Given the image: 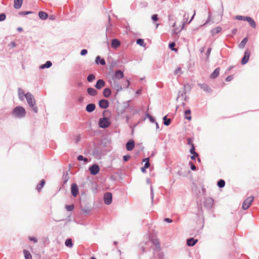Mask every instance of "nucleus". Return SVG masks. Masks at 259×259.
<instances>
[{
  "instance_id": "1",
  "label": "nucleus",
  "mask_w": 259,
  "mask_h": 259,
  "mask_svg": "<svg viewBox=\"0 0 259 259\" xmlns=\"http://www.w3.org/2000/svg\"><path fill=\"white\" fill-rule=\"evenodd\" d=\"M25 97L30 107L32 108L34 112L37 113L38 111V109L35 105V100L33 95L28 93L26 94Z\"/></svg>"
},
{
  "instance_id": "2",
  "label": "nucleus",
  "mask_w": 259,
  "mask_h": 259,
  "mask_svg": "<svg viewBox=\"0 0 259 259\" xmlns=\"http://www.w3.org/2000/svg\"><path fill=\"white\" fill-rule=\"evenodd\" d=\"M25 114L26 111L22 106H17L15 107L12 111V115L17 118L23 117Z\"/></svg>"
},
{
  "instance_id": "3",
  "label": "nucleus",
  "mask_w": 259,
  "mask_h": 259,
  "mask_svg": "<svg viewBox=\"0 0 259 259\" xmlns=\"http://www.w3.org/2000/svg\"><path fill=\"white\" fill-rule=\"evenodd\" d=\"M187 144L188 145H191V148L190 149V153L192 155L191 156V159L192 160H196V157H197V160L198 161V162H200V159L198 157V154L196 152H195V147H194V144L193 143L192 139H191V138H188V140H187Z\"/></svg>"
},
{
  "instance_id": "4",
  "label": "nucleus",
  "mask_w": 259,
  "mask_h": 259,
  "mask_svg": "<svg viewBox=\"0 0 259 259\" xmlns=\"http://www.w3.org/2000/svg\"><path fill=\"white\" fill-rule=\"evenodd\" d=\"M184 23L182 22H178V21L174 23L172 25V33L173 34H178L181 32L184 26Z\"/></svg>"
},
{
  "instance_id": "5",
  "label": "nucleus",
  "mask_w": 259,
  "mask_h": 259,
  "mask_svg": "<svg viewBox=\"0 0 259 259\" xmlns=\"http://www.w3.org/2000/svg\"><path fill=\"white\" fill-rule=\"evenodd\" d=\"M80 208L81 211L86 214H89L91 210L90 204L84 201L80 203Z\"/></svg>"
},
{
  "instance_id": "6",
  "label": "nucleus",
  "mask_w": 259,
  "mask_h": 259,
  "mask_svg": "<svg viewBox=\"0 0 259 259\" xmlns=\"http://www.w3.org/2000/svg\"><path fill=\"white\" fill-rule=\"evenodd\" d=\"M253 199L254 197L252 196L247 197L243 202L242 206V209L244 210L247 209L251 204Z\"/></svg>"
},
{
  "instance_id": "7",
  "label": "nucleus",
  "mask_w": 259,
  "mask_h": 259,
  "mask_svg": "<svg viewBox=\"0 0 259 259\" xmlns=\"http://www.w3.org/2000/svg\"><path fill=\"white\" fill-rule=\"evenodd\" d=\"M110 122L107 118H100L99 121V126L103 128L108 127Z\"/></svg>"
},
{
  "instance_id": "8",
  "label": "nucleus",
  "mask_w": 259,
  "mask_h": 259,
  "mask_svg": "<svg viewBox=\"0 0 259 259\" xmlns=\"http://www.w3.org/2000/svg\"><path fill=\"white\" fill-rule=\"evenodd\" d=\"M104 203L110 205L112 202V194L111 192H106L103 197Z\"/></svg>"
},
{
  "instance_id": "9",
  "label": "nucleus",
  "mask_w": 259,
  "mask_h": 259,
  "mask_svg": "<svg viewBox=\"0 0 259 259\" xmlns=\"http://www.w3.org/2000/svg\"><path fill=\"white\" fill-rule=\"evenodd\" d=\"M89 170L90 174L92 175H96L100 170L99 166L97 164H93L90 166Z\"/></svg>"
},
{
  "instance_id": "10",
  "label": "nucleus",
  "mask_w": 259,
  "mask_h": 259,
  "mask_svg": "<svg viewBox=\"0 0 259 259\" xmlns=\"http://www.w3.org/2000/svg\"><path fill=\"white\" fill-rule=\"evenodd\" d=\"M69 168L68 170L64 171L63 172L62 176V180H63V185L65 184L68 180L69 179V177L68 176V171H70V168L71 167V164L70 163L68 165Z\"/></svg>"
},
{
  "instance_id": "11",
  "label": "nucleus",
  "mask_w": 259,
  "mask_h": 259,
  "mask_svg": "<svg viewBox=\"0 0 259 259\" xmlns=\"http://www.w3.org/2000/svg\"><path fill=\"white\" fill-rule=\"evenodd\" d=\"M213 202L214 200L212 198H207L204 201V206L208 209H210L212 207L213 204Z\"/></svg>"
},
{
  "instance_id": "12",
  "label": "nucleus",
  "mask_w": 259,
  "mask_h": 259,
  "mask_svg": "<svg viewBox=\"0 0 259 259\" xmlns=\"http://www.w3.org/2000/svg\"><path fill=\"white\" fill-rule=\"evenodd\" d=\"M71 193L73 196L76 197L78 194V188L77 185L73 183L71 186Z\"/></svg>"
},
{
  "instance_id": "13",
  "label": "nucleus",
  "mask_w": 259,
  "mask_h": 259,
  "mask_svg": "<svg viewBox=\"0 0 259 259\" xmlns=\"http://www.w3.org/2000/svg\"><path fill=\"white\" fill-rule=\"evenodd\" d=\"M150 241L152 242L153 245L156 247V251L160 250V245L159 240L157 238L155 239H151L150 238Z\"/></svg>"
},
{
  "instance_id": "14",
  "label": "nucleus",
  "mask_w": 259,
  "mask_h": 259,
  "mask_svg": "<svg viewBox=\"0 0 259 259\" xmlns=\"http://www.w3.org/2000/svg\"><path fill=\"white\" fill-rule=\"evenodd\" d=\"M250 52L248 50H247L245 51L244 57L241 60L242 64L244 65L246 64L248 62Z\"/></svg>"
},
{
  "instance_id": "15",
  "label": "nucleus",
  "mask_w": 259,
  "mask_h": 259,
  "mask_svg": "<svg viewBox=\"0 0 259 259\" xmlns=\"http://www.w3.org/2000/svg\"><path fill=\"white\" fill-rule=\"evenodd\" d=\"M99 106L103 109H106L109 106V102L105 99L101 100L99 102Z\"/></svg>"
},
{
  "instance_id": "16",
  "label": "nucleus",
  "mask_w": 259,
  "mask_h": 259,
  "mask_svg": "<svg viewBox=\"0 0 259 259\" xmlns=\"http://www.w3.org/2000/svg\"><path fill=\"white\" fill-rule=\"evenodd\" d=\"M197 242L198 240L197 239H194V238H190L187 240V245L188 246H193L197 243Z\"/></svg>"
},
{
  "instance_id": "17",
  "label": "nucleus",
  "mask_w": 259,
  "mask_h": 259,
  "mask_svg": "<svg viewBox=\"0 0 259 259\" xmlns=\"http://www.w3.org/2000/svg\"><path fill=\"white\" fill-rule=\"evenodd\" d=\"M123 77V73L121 70H117L115 72V74L113 76V81L116 79H119L122 78Z\"/></svg>"
},
{
  "instance_id": "18",
  "label": "nucleus",
  "mask_w": 259,
  "mask_h": 259,
  "mask_svg": "<svg viewBox=\"0 0 259 259\" xmlns=\"http://www.w3.org/2000/svg\"><path fill=\"white\" fill-rule=\"evenodd\" d=\"M135 147V142L134 140H131L126 144V149L127 151L132 150Z\"/></svg>"
},
{
  "instance_id": "19",
  "label": "nucleus",
  "mask_w": 259,
  "mask_h": 259,
  "mask_svg": "<svg viewBox=\"0 0 259 259\" xmlns=\"http://www.w3.org/2000/svg\"><path fill=\"white\" fill-rule=\"evenodd\" d=\"M105 85V82L103 79H99L97 81L95 87L98 90L103 88Z\"/></svg>"
},
{
  "instance_id": "20",
  "label": "nucleus",
  "mask_w": 259,
  "mask_h": 259,
  "mask_svg": "<svg viewBox=\"0 0 259 259\" xmlns=\"http://www.w3.org/2000/svg\"><path fill=\"white\" fill-rule=\"evenodd\" d=\"M111 47L113 49H116L120 46V42L117 39H113L111 44Z\"/></svg>"
},
{
  "instance_id": "21",
  "label": "nucleus",
  "mask_w": 259,
  "mask_h": 259,
  "mask_svg": "<svg viewBox=\"0 0 259 259\" xmlns=\"http://www.w3.org/2000/svg\"><path fill=\"white\" fill-rule=\"evenodd\" d=\"M245 21H247L250 24V25L252 27L255 28L256 27V23L255 21L250 17H246Z\"/></svg>"
},
{
  "instance_id": "22",
  "label": "nucleus",
  "mask_w": 259,
  "mask_h": 259,
  "mask_svg": "<svg viewBox=\"0 0 259 259\" xmlns=\"http://www.w3.org/2000/svg\"><path fill=\"white\" fill-rule=\"evenodd\" d=\"M46 184V181L44 179H42L40 182L37 185L36 189L38 191L40 192L42 188L44 187V185Z\"/></svg>"
},
{
  "instance_id": "23",
  "label": "nucleus",
  "mask_w": 259,
  "mask_h": 259,
  "mask_svg": "<svg viewBox=\"0 0 259 259\" xmlns=\"http://www.w3.org/2000/svg\"><path fill=\"white\" fill-rule=\"evenodd\" d=\"M23 0H14V7L15 9H20L22 5Z\"/></svg>"
},
{
  "instance_id": "24",
  "label": "nucleus",
  "mask_w": 259,
  "mask_h": 259,
  "mask_svg": "<svg viewBox=\"0 0 259 259\" xmlns=\"http://www.w3.org/2000/svg\"><path fill=\"white\" fill-rule=\"evenodd\" d=\"M87 92L90 95L92 96H95L97 94V91L92 88H89L87 89Z\"/></svg>"
},
{
  "instance_id": "25",
  "label": "nucleus",
  "mask_w": 259,
  "mask_h": 259,
  "mask_svg": "<svg viewBox=\"0 0 259 259\" xmlns=\"http://www.w3.org/2000/svg\"><path fill=\"white\" fill-rule=\"evenodd\" d=\"M96 108V106L94 104H89L86 107V110L88 112H93Z\"/></svg>"
},
{
  "instance_id": "26",
  "label": "nucleus",
  "mask_w": 259,
  "mask_h": 259,
  "mask_svg": "<svg viewBox=\"0 0 259 259\" xmlns=\"http://www.w3.org/2000/svg\"><path fill=\"white\" fill-rule=\"evenodd\" d=\"M219 74H220V68H217L211 73V74L210 75V77L212 78H215L219 76Z\"/></svg>"
},
{
  "instance_id": "27",
  "label": "nucleus",
  "mask_w": 259,
  "mask_h": 259,
  "mask_svg": "<svg viewBox=\"0 0 259 259\" xmlns=\"http://www.w3.org/2000/svg\"><path fill=\"white\" fill-rule=\"evenodd\" d=\"M23 252L25 259H32V255L28 250L24 249Z\"/></svg>"
},
{
  "instance_id": "28",
  "label": "nucleus",
  "mask_w": 259,
  "mask_h": 259,
  "mask_svg": "<svg viewBox=\"0 0 259 259\" xmlns=\"http://www.w3.org/2000/svg\"><path fill=\"white\" fill-rule=\"evenodd\" d=\"M111 85H112L114 88L117 91V92H119V91H120L122 90V88L121 87V85L117 84L116 82H115V81L114 80L113 81V83H112V82H111Z\"/></svg>"
},
{
  "instance_id": "29",
  "label": "nucleus",
  "mask_w": 259,
  "mask_h": 259,
  "mask_svg": "<svg viewBox=\"0 0 259 259\" xmlns=\"http://www.w3.org/2000/svg\"><path fill=\"white\" fill-rule=\"evenodd\" d=\"M38 16L40 19L46 20L47 19L48 15L46 12L40 11L38 13Z\"/></svg>"
},
{
  "instance_id": "30",
  "label": "nucleus",
  "mask_w": 259,
  "mask_h": 259,
  "mask_svg": "<svg viewBox=\"0 0 259 259\" xmlns=\"http://www.w3.org/2000/svg\"><path fill=\"white\" fill-rule=\"evenodd\" d=\"M222 30V28L220 26H218L213 28L211 30V34L212 35H214L218 33H219L220 32H221Z\"/></svg>"
},
{
  "instance_id": "31",
  "label": "nucleus",
  "mask_w": 259,
  "mask_h": 259,
  "mask_svg": "<svg viewBox=\"0 0 259 259\" xmlns=\"http://www.w3.org/2000/svg\"><path fill=\"white\" fill-rule=\"evenodd\" d=\"M111 90L109 88H106L103 91V96L106 97H109L111 95Z\"/></svg>"
},
{
  "instance_id": "32",
  "label": "nucleus",
  "mask_w": 259,
  "mask_h": 259,
  "mask_svg": "<svg viewBox=\"0 0 259 259\" xmlns=\"http://www.w3.org/2000/svg\"><path fill=\"white\" fill-rule=\"evenodd\" d=\"M96 63L99 64L100 63L101 65H104L105 64V61L103 59H101L100 56H97L96 58Z\"/></svg>"
},
{
  "instance_id": "33",
  "label": "nucleus",
  "mask_w": 259,
  "mask_h": 259,
  "mask_svg": "<svg viewBox=\"0 0 259 259\" xmlns=\"http://www.w3.org/2000/svg\"><path fill=\"white\" fill-rule=\"evenodd\" d=\"M218 186L220 188H223L225 186V181L223 179H220L217 182Z\"/></svg>"
},
{
  "instance_id": "34",
  "label": "nucleus",
  "mask_w": 259,
  "mask_h": 259,
  "mask_svg": "<svg viewBox=\"0 0 259 259\" xmlns=\"http://www.w3.org/2000/svg\"><path fill=\"white\" fill-rule=\"evenodd\" d=\"M65 244L67 247H72L73 245L72 239L71 238L67 239L65 242Z\"/></svg>"
},
{
  "instance_id": "35",
  "label": "nucleus",
  "mask_w": 259,
  "mask_h": 259,
  "mask_svg": "<svg viewBox=\"0 0 259 259\" xmlns=\"http://www.w3.org/2000/svg\"><path fill=\"white\" fill-rule=\"evenodd\" d=\"M247 41H248V38L245 37L240 43V44L239 45V48L243 49L246 45Z\"/></svg>"
},
{
  "instance_id": "36",
  "label": "nucleus",
  "mask_w": 259,
  "mask_h": 259,
  "mask_svg": "<svg viewBox=\"0 0 259 259\" xmlns=\"http://www.w3.org/2000/svg\"><path fill=\"white\" fill-rule=\"evenodd\" d=\"M25 95L24 92L21 89H18V96L21 100H23V97Z\"/></svg>"
},
{
  "instance_id": "37",
  "label": "nucleus",
  "mask_w": 259,
  "mask_h": 259,
  "mask_svg": "<svg viewBox=\"0 0 259 259\" xmlns=\"http://www.w3.org/2000/svg\"><path fill=\"white\" fill-rule=\"evenodd\" d=\"M190 114H191V110H190L189 109V110H186L185 111V118L189 120H191L192 118H191Z\"/></svg>"
},
{
  "instance_id": "38",
  "label": "nucleus",
  "mask_w": 259,
  "mask_h": 259,
  "mask_svg": "<svg viewBox=\"0 0 259 259\" xmlns=\"http://www.w3.org/2000/svg\"><path fill=\"white\" fill-rule=\"evenodd\" d=\"M199 86L202 89L204 90V91H205L206 92H210L211 90L209 88V87L206 84H205V83L200 84H199Z\"/></svg>"
},
{
  "instance_id": "39",
  "label": "nucleus",
  "mask_w": 259,
  "mask_h": 259,
  "mask_svg": "<svg viewBox=\"0 0 259 259\" xmlns=\"http://www.w3.org/2000/svg\"><path fill=\"white\" fill-rule=\"evenodd\" d=\"M52 64L51 61H47L46 63L40 66V68L41 69H44L45 68H49L52 66Z\"/></svg>"
},
{
  "instance_id": "40",
  "label": "nucleus",
  "mask_w": 259,
  "mask_h": 259,
  "mask_svg": "<svg viewBox=\"0 0 259 259\" xmlns=\"http://www.w3.org/2000/svg\"><path fill=\"white\" fill-rule=\"evenodd\" d=\"M183 72L181 67H178L175 71L174 73L175 75H180L183 74Z\"/></svg>"
},
{
  "instance_id": "41",
  "label": "nucleus",
  "mask_w": 259,
  "mask_h": 259,
  "mask_svg": "<svg viewBox=\"0 0 259 259\" xmlns=\"http://www.w3.org/2000/svg\"><path fill=\"white\" fill-rule=\"evenodd\" d=\"M65 208L68 211H71L74 208V204L66 205Z\"/></svg>"
},
{
  "instance_id": "42",
  "label": "nucleus",
  "mask_w": 259,
  "mask_h": 259,
  "mask_svg": "<svg viewBox=\"0 0 259 259\" xmlns=\"http://www.w3.org/2000/svg\"><path fill=\"white\" fill-rule=\"evenodd\" d=\"M163 120H164V124L166 126L169 125L171 122L170 119L167 118L166 116L163 117Z\"/></svg>"
},
{
  "instance_id": "43",
  "label": "nucleus",
  "mask_w": 259,
  "mask_h": 259,
  "mask_svg": "<svg viewBox=\"0 0 259 259\" xmlns=\"http://www.w3.org/2000/svg\"><path fill=\"white\" fill-rule=\"evenodd\" d=\"M137 44L141 46L145 47V44H144V40L141 38H139L137 40Z\"/></svg>"
},
{
  "instance_id": "44",
  "label": "nucleus",
  "mask_w": 259,
  "mask_h": 259,
  "mask_svg": "<svg viewBox=\"0 0 259 259\" xmlns=\"http://www.w3.org/2000/svg\"><path fill=\"white\" fill-rule=\"evenodd\" d=\"M95 79V76L94 74H90L87 78L88 81L89 82H92L93 80Z\"/></svg>"
},
{
  "instance_id": "45",
  "label": "nucleus",
  "mask_w": 259,
  "mask_h": 259,
  "mask_svg": "<svg viewBox=\"0 0 259 259\" xmlns=\"http://www.w3.org/2000/svg\"><path fill=\"white\" fill-rule=\"evenodd\" d=\"M189 165H190V168L192 170L196 171L198 169L196 166L194 164V163H189Z\"/></svg>"
},
{
  "instance_id": "46",
  "label": "nucleus",
  "mask_w": 259,
  "mask_h": 259,
  "mask_svg": "<svg viewBox=\"0 0 259 259\" xmlns=\"http://www.w3.org/2000/svg\"><path fill=\"white\" fill-rule=\"evenodd\" d=\"M175 45V43L172 42L169 45V47L171 50L177 51V50L174 48Z\"/></svg>"
},
{
  "instance_id": "47",
  "label": "nucleus",
  "mask_w": 259,
  "mask_h": 259,
  "mask_svg": "<svg viewBox=\"0 0 259 259\" xmlns=\"http://www.w3.org/2000/svg\"><path fill=\"white\" fill-rule=\"evenodd\" d=\"M77 160H79V161H84V162H87L88 161V159L86 158H84L83 157V156L82 155H79L77 157Z\"/></svg>"
},
{
  "instance_id": "48",
  "label": "nucleus",
  "mask_w": 259,
  "mask_h": 259,
  "mask_svg": "<svg viewBox=\"0 0 259 259\" xmlns=\"http://www.w3.org/2000/svg\"><path fill=\"white\" fill-rule=\"evenodd\" d=\"M28 239L30 241H33L34 243L37 242V239L34 237H29Z\"/></svg>"
},
{
  "instance_id": "49",
  "label": "nucleus",
  "mask_w": 259,
  "mask_h": 259,
  "mask_svg": "<svg viewBox=\"0 0 259 259\" xmlns=\"http://www.w3.org/2000/svg\"><path fill=\"white\" fill-rule=\"evenodd\" d=\"M150 195H151V198L152 200H153V197H154V191L153 189V187L151 186L150 187Z\"/></svg>"
},
{
  "instance_id": "50",
  "label": "nucleus",
  "mask_w": 259,
  "mask_h": 259,
  "mask_svg": "<svg viewBox=\"0 0 259 259\" xmlns=\"http://www.w3.org/2000/svg\"><path fill=\"white\" fill-rule=\"evenodd\" d=\"M152 19L154 22L157 21L158 20V16L157 14H154L152 16Z\"/></svg>"
},
{
  "instance_id": "51",
  "label": "nucleus",
  "mask_w": 259,
  "mask_h": 259,
  "mask_svg": "<svg viewBox=\"0 0 259 259\" xmlns=\"http://www.w3.org/2000/svg\"><path fill=\"white\" fill-rule=\"evenodd\" d=\"M245 17H243V16H237L236 17V18L237 20H245Z\"/></svg>"
},
{
  "instance_id": "52",
  "label": "nucleus",
  "mask_w": 259,
  "mask_h": 259,
  "mask_svg": "<svg viewBox=\"0 0 259 259\" xmlns=\"http://www.w3.org/2000/svg\"><path fill=\"white\" fill-rule=\"evenodd\" d=\"M130 158V156L128 155H124L123 157V159L124 161H128Z\"/></svg>"
},
{
  "instance_id": "53",
  "label": "nucleus",
  "mask_w": 259,
  "mask_h": 259,
  "mask_svg": "<svg viewBox=\"0 0 259 259\" xmlns=\"http://www.w3.org/2000/svg\"><path fill=\"white\" fill-rule=\"evenodd\" d=\"M6 19V15L4 14H0V21H3Z\"/></svg>"
},
{
  "instance_id": "54",
  "label": "nucleus",
  "mask_w": 259,
  "mask_h": 259,
  "mask_svg": "<svg viewBox=\"0 0 259 259\" xmlns=\"http://www.w3.org/2000/svg\"><path fill=\"white\" fill-rule=\"evenodd\" d=\"M88 51L85 49H83L80 52V55L82 56L85 55L87 54Z\"/></svg>"
},
{
  "instance_id": "55",
  "label": "nucleus",
  "mask_w": 259,
  "mask_h": 259,
  "mask_svg": "<svg viewBox=\"0 0 259 259\" xmlns=\"http://www.w3.org/2000/svg\"><path fill=\"white\" fill-rule=\"evenodd\" d=\"M147 116L148 117V118L149 119V120L152 122H154V118L153 117V116L150 114H148L147 115Z\"/></svg>"
},
{
  "instance_id": "56",
  "label": "nucleus",
  "mask_w": 259,
  "mask_h": 259,
  "mask_svg": "<svg viewBox=\"0 0 259 259\" xmlns=\"http://www.w3.org/2000/svg\"><path fill=\"white\" fill-rule=\"evenodd\" d=\"M164 221L168 223H171L172 222V220L171 219L166 218L164 219Z\"/></svg>"
},
{
  "instance_id": "57",
  "label": "nucleus",
  "mask_w": 259,
  "mask_h": 259,
  "mask_svg": "<svg viewBox=\"0 0 259 259\" xmlns=\"http://www.w3.org/2000/svg\"><path fill=\"white\" fill-rule=\"evenodd\" d=\"M163 252H160L158 254V259H163Z\"/></svg>"
},
{
  "instance_id": "58",
  "label": "nucleus",
  "mask_w": 259,
  "mask_h": 259,
  "mask_svg": "<svg viewBox=\"0 0 259 259\" xmlns=\"http://www.w3.org/2000/svg\"><path fill=\"white\" fill-rule=\"evenodd\" d=\"M211 48H208L207 50V52H206V56H207V58L208 59L209 58V56L210 55V52H211Z\"/></svg>"
},
{
  "instance_id": "59",
  "label": "nucleus",
  "mask_w": 259,
  "mask_h": 259,
  "mask_svg": "<svg viewBox=\"0 0 259 259\" xmlns=\"http://www.w3.org/2000/svg\"><path fill=\"white\" fill-rule=\"evenodd\" d=\"M151 163H145L144 167H146V169L150 167L151 166Z\"/></svg>"
},
{
  "instance_id": "60",
  "label": "nucleus",
  "mask_w": 259,
  "mask_h": 259,
  "mask_svg": "<svg viewBox=\"0 0 259 259\" xmlns=\"http://www.w3.org/2000/svg\"><path fill=\"white\" fill-rule=\"evenodd\" d=\"M10 46L12 48H14L16 47V44L15 42L12 41L10 42Z\"/></svg>"
},
{
  "instance_id": "61",
  "label": "nucleus",
  "mask_w": 259,
  "mask_h": 259,
  "mask_svg": "<svg viewBox=\"0 0 259 259\" xmlns=\"http://www.w3.org/2000/svg\"><path fill=\"white\" fill-rule=\"evenodd\" d=\"M232 76H229L226 78V80L227 81H230V80H232Z\"/></svg>"
},
{
  "instance_id": "62",
  "label": "nucleus",
  "mask_w": 259,
  "mask_h": 259,
  "mask_svg": "<svg viewBox=\"0 0 259 259\" xmlns=\"http://www.w3.org/2000/svg\"><path fill=\"white\" fill-rule=\"evenodd\" d=\"M146 167H144V166L142 167L141 168V171L143 173L146 172Z\"/></svg>"
},
{
  "instance_id": "63",
  "label": "nucleus",
  "mask_w": 259,
  "mask_h": 259,
  "mask_svg": "<svg viewBox=\"0 0 259 259\" xmlns=\"http://www.w3.org/2000/svg\"><path fill=\"white\" fill-rule=\"evenodd\" d=\"M149 158H145L142 160V162H149Z\"/></svg>"
},
{
  "instance_id": "64",
  "label": "nucleus",
  "mask_w": 259,
  "mask_h": 259,
  "mask_svg": "<svg viewBox=\"0 0 259 259\" xmlns=\"http://www.w3.org/2000/svg\"><path fill=\"white\" fill-rule=\"evenodd\" d=\"M126 85L125 88H127L129 87V85H130V81H129L128 80H126Z\"/></svg>"
}]
</instances>
